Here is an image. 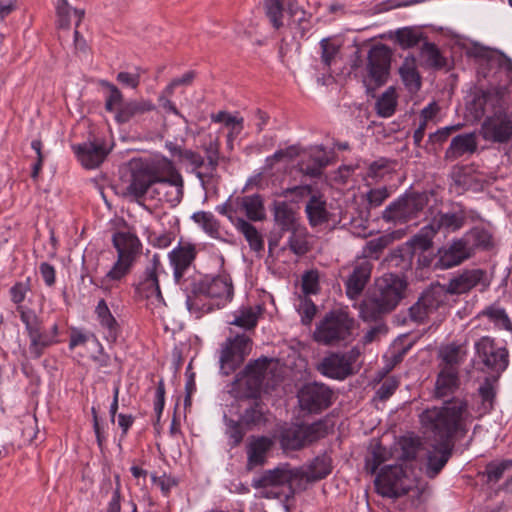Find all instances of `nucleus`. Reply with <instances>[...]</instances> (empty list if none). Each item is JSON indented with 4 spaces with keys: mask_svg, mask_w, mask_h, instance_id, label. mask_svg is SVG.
Masks as SVG:
<instances>
[{
    "mask_svg": "<svg viewBox=\"0 0 512 512\" xmlns=\"http://www.w3.org/2000/svg\"><path fill=\"white\" fill-rule=\"evenodd\" d=\"M470 413L467 401L453 398L441 407L424 410L419 418L425 434L433 437L434 443L428 450L426 473L436 477L444 468L454 449V438H462L468 432Z\"/></svg>",
    "mask_w": 512,
    "mask_h": 512,
    "instance_id": "nucleus-1",
    "label": "nucleus"
},
{
    "mask_svg": "<svg viewBox=\"0 0 512 512\" xmlns=\"http://www.w3.org/2000/svg\"><path fill=\"white\" fill-rule=\"evenodd\" d=\"M186 293L188 310L199 318L204 313L211 312L215 307H223L232 300L234 293L232 279L226 273L214 277L199 274Z\"/></svg>",
    "mask_w": 512,
    "mask_h": 512,
    "instance_id": "nucleus-2",
    "label": "nucleus"
},
{
    "mask_svg": "<svg viewBox=\"0 0 512 512\" xmlns=\"http://www.w3.org/2000/svg\"><path fill=\"white\" fill-rule=\"evenodd\" d=\"M179 177L183 176L172 160L164 156L155 157L132 171L126 194L139 201L155 184Z\"/></svg>",
    "mask_w": 512,
    "mask_h": 512,
    "instance_id": "nucleus-3",
    "label": "nucleus"
},
{
    "mask_svg": "<svg viewBox=\"0 0 512 512\" xmlns=\"http://www.w3.org/2000/svg\"><path fill=\"white\" fill-rule=\"evenodd\" d=\"M405 288V281L398 275H383L376 281L374 291L361 306L363 318L375 320L394 310L403 298Z\"/></svg>",
    "mask_w": 512,
    "mask_h": 512,
    "instance_id": "nucleus-4",
    "label": "nucleus"
},
{
    "mask_svg": "<svg viewBox=\"0 0 512 512\" xmlns=\"http://www.w3.org/2000/svg\"><path fill=\"white\" fill-rule=\"evenodd\" d=\"M112 242L117 251V261L105 276L95 283L104 291L112 290L130 273L142 249L139 238L130 232L114 233Z\"/></svg>",
    "mask_w": 512,
    "mask_h": 512,
    "instance_id": "nucleus-5",
    "label": "nucleus"
},
{
    "mask_svg": "<svg viewBox=\"0 0 512 512\" xmlns=\"http://www.w3.org/2000/svg\"><path fill=\"white\" fill-rule=\"evenodd\" d=\"M353 328L354 320L347 312L332 310L316 323L312 338L323 346H341L350 341Z\"/></svg>",
    "mask_w": 512,
    "mask_h": 512,
    "instance_id": "nucleus-6",
    "label": "nucleus"
},
{
    "mask_svg": "<svg viewBox=\"0 0 512 512\" xmlns=\"http://www.w3.org/2000/svg\"><path fill=\"white\" fill-rule=\"evenodd\" d=\"M328 434V425L319 420L309 425L291 424L280 429L278 440L284 451H296L324 438Z\"/></svg>",
    "mask_w": 512,
    "mask_h": 512,
    "instance_id": "nucleus-7",
    "label": "nucleus"
},
{
    "mask_svg": "<svg viewBox=\"0 0 512 512\" xmlns=\"http://www.w3.org/2000/svg\"><path fill=\"white\" fill-rule=\"evenodd\" d=\"M392 52L384 44L372 46L367 54L363 84L368 91L383 86L389 77Z\"/></svg>",
    "mask_w": 512,
    "mask_h": 512,
    "instance_id": "nucleus-8",
    "label": "nucleus"
},
{
    "mask_svg": "<svg viewBox=\"0 0 512 512\" xmlns=\"http://www.w3.org/2000/svg\"><path fill=\"white\" fill-rule=\"evenodd\" d=\"M474 348L479 363L483 365L482 370L498 379L509 365L508 349L490 336H482L475 342Z\"/></svg>",
    "mask_w": 512,
    "mask_h": 512,
    "instance_id": "nucleus-9",
    "label": "nucleus"
},
{
    "mask_svg": "<svg viewBox=\"0 0 512 512\" xmlns=\"http://www.w3.org/2000/svg\"><path fill=\"white\" fill-rule=\"evenodd\" d=\"M428 204V196L424 192H408L390 203L382 213L385 222L402 224L416 218Z\"/></svg>",
    "mask_w": 512,
    "mask_h": 512,
    "instance_id": "nucleus-10",
    "label": "nucleus"
},
{
    "mask_svg": "<svg viewBox=\"0 0 512 512\" xmlns=\"http://www.w3.org/2000/svg\"><path fill=\"white\" fill-rule=\"evenodd\" d=\"M195 257V248L190 244L178 245L168 255L170 265L173 268L174 281L185 292L191 289L192 282L199 275L192 267Z\"/></svg>",
    "mask_w": 512,
    "mask_h": 512,
    "instance_id": "nucleus-11",
    "label": "nucleus"
},
{
    "mask_svg": "<svg viewBox=\"0 0 512 512\" xmlns=\"http://www.w3.org/2000/svg\"><path fill=\"white\" fill-rule=\"evenodd\" d=\"M375 489L378 494L388 498H399L411 489V481L399 465H389L381 469L376 476Z\"/></svg>",
    "mask_w": 512,
    "mask_h": 512,
    "instance_id": "nucleus-12",
    "label": "nucleus"
},
{
    "mask_svg": "<svg viewBox=\"0 0 512 512\" xmlns=\"http://www.w3.org/2000/svg\"><path fill=\"white\" fill-rule=\"evenodd\" d=\"M332 390L322 383H307L297 393L301 410L320 413L332 404Z\"/></svg>",
    "mask_w": 512,
    "mask_h": 512,
    "instance_id": "nucleus-13",
    "label": "nucleus"
},
{
    "mask_svg": "<svg viewBox=\"0 0 512 512\" xmlns=\"http://www.w3.org/2000/svg\"><path fill=\"white\" fill-rule=\"evenodd\" d=\"M251 351V339L242 334L227 339L223 345L220 365L223 374L230 375L244 362Z\"/></svg>",
    "mask_w": 512,
    "mask_h": 512,
    "instance_id": "nucleus-14",
    "label": "nucleus"
},
{
    "mask_svg": "<svg viewBox=\"0 0 512 512\" xmlns=\"http://www.w3.org/2000/svg\"><path fill=\"white\" fill-rule=\"evenodd\" d=\"M436 232L431 226V224L423 227L419 233L414 235L409 242H407L406 247L399 248L394 250L390 254V261L394 262L398 266L400 265V261L402 262L401 267L406 269L410 266V260L413 255L416 253H426L432 248L433 237Z\"/></svg>",
    "mask_w": 512,
    "mask_h": 512,
    "instance_id": "nucleus-15",
    "label": "nucleus"
},
{
    "mask_svg": "<svg viewBox=\"0 0 512 512\" xmlns=\"http://www.w3.org/2000/svg\"><path fill=\"white\" fill-rule=\"evenodd\" d=\"M477 234L478 232H467L461 238L455 239L449 245L440 248L435 266L440 269H449L470 258L473 254L469 239Z\"/></svg>",
    "mask_w": 512,
    "mask_h": 512,
    "instance_id": "nucleus-16",
    "label": "nucleus"
},
{
    "mask_svg": "<svg viewBox=\"0 0 512 512\" xmlns=\"http://www.w3.org/2000/svg\"><path fill=\"white\" fill-rule=\"evenodd\" d=\"M161 267L160 256L154 254L139 277L135 290L139 296L154 299L158 304L165 305L158 280V271Z\"/></svg>",
    "mask_w": 512,
    "mask_h": 512,
    "instance_id": "nucleus-17",
    "label": "nucleus"
},
{
    "mask_svg": "<svg viewBox=\"0 0 512 512\" xmlns=\"http://www.w3.org/2000/svg\"><path fill=\"white\" fill-rule=\"evenodd\" d=\"M373 264L366 258H357L352 264V272L345 281L346 294L350 299H356L368 283Z\"/></svg>",
    "mask_w": 512,
    "mask_h": 512,
    "instance_id": "nucleus-18",
    "label": "nucleus"
},
{
    "mask_svg": "<svg viewBox=\"0 0 512 512\" xmlns=\"http://www.w3.org/2000/svg\"><path fill=\"white\" fill-rule=\"evenodd\" d=\"M297 478L298 473L290 469L288 465L279 466L265 471L260 478L254 479L252 486L256 489L289 486L290 492L293 493L292 482Z\"/></svg>",
    "mask_w": 512,
    "mask_h": 512,
    "instance_id": "nucleus-19",
    "label": "nucleus"
},
{
    "mask_svg": "<svg viewBox=\"0 0 512 512\" xmlns=\"http://www.w3.org/2000/svg\"><path fill=\"white\" fill-rule=\"evenodd\" d=\"M152 198L168 203L171 207L177 206L184 195V178L169 179L155 184L149 192Z\"/></svg>",
    "mask_w": 512,
    "mask_h": 512,
    "instance_id": "nucleus-20",
    "label": "nucleus"
},
{
    "mask_svg": "<svg viewBox=\"0 0 512 512\" xmlns=\"http://www.w3.org/2000/svg\"><path fill=\"white\" fill-rule=\"evenodd\" d=\"M318 371L329 378L344 380L354 374L353 367L349 366L340 352H331L325 356L318 365Z\"/></svg>",
    "mask_w": 512,
    "mask_h": 512,
    "instance_id": "nucleus-21",
    "label": "nucleus"
},
{
    "mask_svg": "<svg viewBox=\"0 0 512 512\" xmlns=\"http://www.w3.org/2000/svg\"><path fill=\"white\" fill-rule=\"evenodd\" d=\"M466 357L467 350L464 345L455 342L443 345L438 352L439 367L442 370L459 373V368L465 362Z\"/></svg>",
    "mask_w": 512,
    "mask_h": 512,
    "instance_id": "nucleus-22",
    "label": "nucleus"
},
{
    "mask_svg": "<svg viewBox=\"0 0 512 512\" xmlns=\"http://www.w3.org/2000/svg\"><path fill=\"white\" fill-rule=\"evenodd\" d=\"M220 140L218 137L208 135V138L201 144V149L205 154L207 163L205 165L207 173L201 171L196 172V177L201 181L202 184L205 182L206 177H212L216 172L219 163L224 157L220 154Z\"/></svg>",
    "mask_w": 512,
    "mask_h": 512,
    "instance_id": "nucleus-23",
    "label": "nucleus"
},
{
    "mask_svg": "<svg viewBox=\"0 0 512 512\" xmlns=\"http://www.w3.org/2000/svg\"><path fill=\"white\" fill-rule=\"evenodd\" d=\"M481 131L484 139L504 143L512 136V122L499 117H487Z\"/></svg>",
    "mask_w": 512,
    "mask_h": 512,
    "instance_id": "nucleus-24",
    "label": "nucleus"
},
{
    "mask_svg": "<svg viewBox=\"0 0 512 512\" xmlns=\"http://www.w3.org/2000/svg\"><path fill=\"white\" fill-rule=\"evenodd\" d=\"M81 164L88 169L98 167L107 155V151L102 144L87 142L74 147Z\"/></svg>",
    "mask_w": 512,
    "mask_h": 512,
    "instance_id": "nucleus-25",
    "label": "nucleus"
},
{
    "mask_svg": "<svg viewBox=\"0 0 512 512\" xmlns=\"http://www.w3.org/2000/svg\"><path fill=\"white\" fill-rule=\"evenodd\" d=\"M466 219V213L462 209H458L453 212H439L434 216L430 224L436 233L438 231L453 233L464 226Z\"/></svg>",
    "mask_w": 512,
    "mask_h": 512,
    "instance_id": "nucleus-26",
    "label": "nucleus"
},
{
    "mask_svg": "<svg viewBox=\"0 0 512 512\" xmlns=\"http://www.w3.org/2000/svg\"><path fill=\"white\" fill-rule=\"evenodd\" d=\"M440 302L439 296L434 291H425L409 309L411 320L423 323L428 315L438 308Z\"/></svg>",
    "mask_w": 512,
    "mask_h": 512,
    "instance_id": "nucleus-27",
    "label": "nucleus"
},
{
    "mask_svg": "<svg viewBox=\"0 0 512 512\" xmlns=\"http://www.w3.org/2000/svg\"><path fill=\"white\" fill-rule=\"evenodd\" d=\"M485 272L481 269L466 270L449 281L448 291L452 294H462L477 286L484 278Z\"/></svg>",
    "mask_w": 512,
    "mask_h": 512,
    "instance_id": "nucleus-28",
    "label": "nucleus"
},
{
    "mask_svg": "<svg viewBox=\"0 0 512 512\" xmlns=\"http://www.w3.org/2000/svg\"><path fill=\"white\" fill-rule=\"evenodd\" d=\"M272 445L273 442L268 437L253 438L247 446V468L251 470L256 466L263 465Z\"/></svg>",
    "mask_w": 512,
    "mask_h": 512,
    "instance_id": "nucleus-29",
    "label": "nucleus"
},
{
    "mask_svg": "<svg viewBox=\"0 0 512 512\" xmlns=\"http://www.w3.org/2000/svg\"><path fill=\"white\" fill-rule=\"evenodd\" d=\"M155 109L154 104L149 100H131L122 103L116 114L115 120L119 124H124L132 120L133 118L143 115L146 112L153 111Z\"/></svg>",
    "mask_w": 512,
    "mask_h": 512,
    "instance_id": "nucleus-30",
    "label": "nucleus"
},
{
    "mask_svg": "<svg viewBox=\"0 0 512 512\" xmlns=\"http://www.w3.org/2000/svg\"><path fill=\"white\" fill-rule=\"evenodd\" d=\"M477 149V141L474 133L457 135L445 152L446 159L456 160L464 154H472Z\"/></svg>",
    "mask_w": 512,
    "mask_h": 512,
    "instance_id": "nucleus-31",
    "label": "nucleus"
},
{
    "mask_svg": "<svg viewBox=\"0 0 512 512\" xmlns=\"http://www.w3.org/2000/svg\"><path fill=\"white\" fill-rule=\"evenodd\" d=\"M273 216L282 231L288 232L300 225L295 210L287 202H275Z\"/></svg>",
    "mask_w": 512,
    "mask_h": 512,
    "instance_id": "nucleus-32",
    "label": "nucleus"
},
{
    "mask_svg": "<svg viewBox=\"0 0 512 512\" xmlns=\"http://www.w3.org/2000/svg\"><path fill=\"white\" fill-rule=\"evenodd\" d=\"M460 386L458 372L440 369L435 383V397L442 399L454 394Z\"/></svg>",
    "mask_w": 512,
    "mask_h": 512,
    "instance_id": "nucleus-33",
    "label": "nucleus"
},
{
    "mask_svg": "<svg viewBox=\"0 0 512 512\" xmlns=\"http://www.w3.org/2000/svg\"><path fill=\"white\" fill-rule=\"evenodd\" d=\"M399 74L409 92L415 93L420 90L421 76L417 70L416 59L414 56L405 57L399 68Z\"/></svg>",
    "mask_w": 512,
    "mask_h": 512,
    "instance_id": "nucleus-34",
    "label": "nucleus"
},
{
    "mask_svg": "<svg viewBox=\"0 0 512 512\" xmlns=\"http://www.w3.org/2000/svg\"><path fill=\"white\" fill-rule=\"evenodd\" d=\"M486 317L491 323L494 324L496 329L506 330L512 333V321L509 318L506 310L500 305L494 303L483 310H481L477 318Z\"/></svg>",
    "mask_w": 512,
    "mask_h": 512,
    "instance_id": "nucleus-35",
    "label": "nucleus"
},
{
    "mask_svg": "<svg viewBox=\"0 0 512 512\" xmlns=\"http://www.w3.org/2000/svg\"><path fill=\"white\" fill-rule=\"evenodd\" d=\"M305 212L311 226L321 225L329 220L326 201L320 196L312 195L306 204Z\"/></svg>",
    "mask_w": 512,
    "mask_h": 512,
    "instance_id": "nucleus-36",
    "label": "nucleus"
},
{
    "mask_svg": "<svg viewBox=\"0 0 512 512\" xmlns=\"http://www.w3.org/2000/svg\"><path fill=\"white\" fill-rule=\"evenodd\" d=\"M28 336L30 339L29 353L35 359L40 358L44 350L56 342L49 333L42 330V325L29 331Z\"/></svg>",
    "mask_w": 512,
    "mask_h": 512,
    "instance_id": "nucleus-37",
    "label": "nucleus"
},
{
    "mask_svg": "<svg viewBox=\"0 0 512 512\" xmlns=\"http://www.w3.org/2000/svg\"><path fill=\"white\" fill-rule=\"evenodd\" d=\"M234 225L243 234L253 251L260 252L264 249L263 237L254 225L243 218H236Z\"/></svg>",
    "mask_w": 512,
    "mask_h": 512,
    "instance_id": "nucleus-38",
    "label": "nucleus"
},
{
    "mask_svg": "<svg viewBox=\"0 0 512 512\" xmlns=\"http://www.w3.org/2000/svg\"><path fill=\"white\" fill-rule=\"evenodd\" d=\"M331 470V458L328 455L323 454L312 460L303 476L308 481H318L328 476L331 473Z\"/></svg>",
    "mask_w": 512,
    "mask_h": 512,
    "instance_id": "nucleus-39",
    "label": "nucleus"
},
{
    "mask_svg": "<svg viewBox=\"0 0 512 512\" xmlns=\"http://www.w3.org/2000/svg\"><path fill=\"white\" fill-rule=\"evenodd\" d=\"M96 313L101 326L107 329L106 339L110 342H115L118 336V324L105 300L102 299L98 302Z\"/></svg>",
    "mask_w": 512,
    "mask_h": 512,
    "instance_id": "nucleus-40",
    "label": "nucleus"
},
{
    "mask_svg": "<svg viewBox=\"0 0 512 512\" xmlns=\"http://www.w3.org/2000/svg\"><path fill=\"white\" fill-rule=\"evenodd\" d=\"M241 206L249 220L261 221L265 219L264 203L259 194L244 196L241 199Z\"/></svg>",
    "mask_w": 512,
    "mask_h": 512,
    "instance_id": "nucleus-41",
    "label": "nucleus"
},
{
    "mask_svg": "<svg viewBox=\"0 0 512 512\" xmlns=\"http://www.w3.org/2000/svg\"><path fill=\"white\" fill-rule=\"evenodd\" d=\"M394 240L392 234L381 235L366 242L362 256L360 258L379 259L381 253L387 248Z\"/></svg>",
    "mask_w": 512,
    "mask_h": 512,
    "instance_id": "nucleus-42",
    "label": "nucleus"
},
{
    "mask_svg": "<svg viewBox=\"0 0 512 512\" xmlns=\"http://www.w3.org/2000/svg\"><path fill=\"white\" fill-rule=\"evenodd\" d=\"M289 232L291 233L288 239L289 249L298 256L306 254L309 251L306 228L299 225Z\"/></svg>",
    "mask_w": 512,
    "mask_h": 512,
    "instance_id": "nucleus-43",
    "label": "nucleus"
},
{
    "mask_svg": "<svg viewBox=\"0 0 512 512\" xmlns=\"http://www.w3.org/2000/svg\"><path fill=\"white\" fill-rule=\"evenodd\" d=\"M240 421L247 429L265 423L266 419L262 404L254 402L250 407L246 408L240 417Z\"/></svg>",
    "mask_w": 512,
    "mask_h": 512,
    "instance_id": "nucleus-44",
    "label": "nucleus"
},
{
    "mask_svg": "<svg viewBox=\"0 0 512 512\" xmlns=\"http://www.w3.org/2000/svg\"><path fill=\"white\" fill-rule=\"evenodd\" d=\"M420 55L429 67L439 69L445 66L446 61L434 43L425 42L420 49Z\"/></svg>",
    "mask_w": 512,
    "mask_h": 512,
    "instance_id": "nucleus-45",
    "label": "nucleus"
},
{
    "mask_svg": "<svg viewBox=\"0 0 512 512\" xmlns=\"http://www.w3.org/2000/svg\"><path fill=\"white\" fill-rule=\"evenodd\" d=\"M289 0H265L266 15L275 29L283 26V11Z\"/></svg>",
    "mask_w": 512,
    "mask_h": 512,
    "instance_id": "nucleus-46",
    "label": "nucleus"
},
{
    "mask_svg": "<svg viewBox=\"0 0 512 512\" xmlns=\"http://www.w3.org/2000/svg\"><path fill=\"white\" fill-rule=\"evenodd\" d=\"M397 101L392 87L387 89L376 102L377 113L382 117H390L394 114Z\"/></svg>",
    "mask_w": 512,
    "mask_h": 512,
    "instance_id": "nucleus-47",
    "label": "nucleus"
},
{
    "mask_svg": "<svg viewBox=\"0 0 512 512\" xmlns=\"http://www.w3.org/2000/svg\"><path fill=\"white\" fill-rule=\"evenodd\" d=\"M320 48L321 62L329 68L340 52V44L332 38H324L320 41Z\"/></svg>",
    "mask_w": 512,
    "mask_h": 512,
    "instance_id": "nucleus-48",
    "label": "nucleus"
},
{
    "mask_svg": "<svg viewBox=\"0 0 512 512\" xmlns=\"http://www.w3.org/2000/svg\"><path fill=\"white\" fill-rule=\"evenodd\" d=\"M512 468V460L490 462L486 465L483 476L487 477V483L498 482L507 470Z\"/></svg>",
    "mask_w": 512,
    "mask_h": 512,
    "instance_id": "nucleus-49",
    "label": "nucleus"
},
{
    "mask_svg": "<svg viewBox=\"0 0 512 512\" xmlns=\"http://www.w3.org/2000/svg\"><path fill=\"white\" fill-rule=\"evenodd\" d=\"M213 122H223L227 127H231L228 134L229 141H232L234 135H238L243 129V118H237L225 111H220L216 115H212Z\"/></svg>",
    "mask_w": 512,
    "mask_h": 512,
    "instance_id": "nucleus-50",
    "label": "nucleus"
},
{
    "mask_svg": "<svg viewBox=\"0 0 512 512\" xmlns=\"http://www.w3.org/2000/svg\"><path fill=\"white\" fill-rule=\"evenodd\" d=\"M269 362L270 361L267 358H261L246 366L245 373L248 377H251L254 380L255 385L262 384Z\"/></svg>",
    "mask_w": 512,
    "mask_h": 512,
    "instance_id": "nucleus-51",
    "label": "nucleus"
},
{
    "mask_svg": "<svg viewBox=\"0 0 512 512\" xmlns=\"http://www.w3.org/2000/svg\"><path fill=\"white\" fill-rule=\"evenodd\" d=\"M479 396L481 398V412L488 413L492 410L494 406L496 392L491 384V382L487 379L478 389Z\"/></svg>",
    "mask_w": 512,
    "mask_h": 512,
    "instance_id": "nucleus-52",
    "label": "nucleus"
},
{
    "mask_svg": "<svg viewBox=\"0 0 512 512\" xmlns=\"http://www.w3.org/2000/svg\"><path fill=\"white\" fill-rule=\"evenodd\" d=\"M396 39L402 48H411L421 41L422 34L413 28H402L397 30Z\"/></svg>",
    "mask_w": 512,
    "mask_h": 512,
    "instance_id": "nucleus-53",
    "label": "nucleus"
},
{
    "mask_svg": "<svg viewBox=\"0 0 512 512\" xmlns=\"http://www.w3.org/2000/svg\"><path fill=\"white\" fill-rule=\"evenodd\" d=\"M192 219L210 235L218 233L219 225L212 213L205 211L196 212L193 214Z\"/></svg>",
    "mask_w": 512,
    "mask_h": 512,
    "instance_id": "nucleus-54",
    "label": "nucleus"
},
{
    "mask_svg": "<svg viewBox=\"0 0 512 512\" xmlns=\"http://www.w3.org/2000/svg\"><path fill=\"white\" fill-rule=\"evenodd\" d=\"M225 423H226V435L228 436L230 440V445L232 447L238 446L245 435V430H243V423L241 421H235L232 419H227L225 417Z\"/></svg>",
    "mask_w": 512,
    "mask_h": 512,
    "instance_id": "nucleus-55",
    "label": "nucleus"
},
{
    "mask_svg": "<svg viewBox=\"0 0 512 512\" xmlns=\"http://www.w3.org/2000/svg\"><path fill=\"white\" fill-rule=\"evenodd\" d=\"M257 321L258 316L256 312L249 307L241 310L240 314L235 317L231 324L245 329H252L256 326Z\"/></svg>",
    "mask_w": 512,
    "mask_h": 512,
    "instance_id": "nucleus-56",
    "label": "nucleus"
},
{
    "mask_svg": "<svg viewBox=\"0 0 512 512\" xmlns=\"http://www.w3.org/2000/svg\"><path fill=\"white\" fill-rule=\"evenodd\" d=\"M30 277H27L26 281L16 282L10 288L11 301L17 306H22L21 303L25 300L26 294L31 289Z\"/></svg>",
    "mask_w": 512,
    "mask_h": 512,
    "instance_id": "nucleus-57",
    "label": "nucleus"
},
{
    "mask_svg": "<svg viewBox=\"0 0 512 512\" xmlns=\"http://www.w3.org/2000/svg\"><path fill=\"white\" fill-rule=\"evenodd\" d=\"M302 292L305 296L316 294L319 290V275L315 270L307 271L302 276Z\"/></svg>",
    "mask_w": 512,
    "mask_h": 512,
    "instance_id": "nucleus-58",
    "label": "nucleus"
},
{
    "mask_svg": "<svg viewBox=\"0 0 512 512\" xmlns=\"http://www.w3.org/2000/svg\"><path fill=\"white\" fill-rule=\"evenodd\" d=\"M298 311L301 315L302 324L308 326L317 312V307L311 299L304 297L301 299Z\"/></svg>",
    "mask_w": 512,
    "mask_h": 512,
    "instance_id": "nucleus-59",
    "label": "nucleus"
},
{
    "mask_svg": "<svg viewBox=\"0 0 512 512\" xmlns=\"http://www.w3.org/2000/svg\"><path fill=\"white\" fill-rule=\"evenodd\" d=\"M71 7L67 0H57L56 15L57 25L61 29H68L70 26Z\"/></svg>",
    "mask_w": 512,
    "mask_h": 512,
    "instance_id": "nucleus-60",
    "label": "nucleus"
},
{
    "mask_svg": "<svg viewBox=\"0 0 512 512\" xmlns=\"http://www.w3.org/2000/svg\"><path fill=\"white\" fill-rule=\"evenodd\" d=\"M151 479L152 482L160 488L164 496H168L171 489L176 487L179 483L176 477L165 473L161 476L152 475Z\"/></svg>",
    "mask_w": 512,
    "mask_h": 512,
    "instance_id": "nucleus-61",
    "label": "nucleus"
},
{
    "mask_svg": "<svg viewBox=\"0 0 512 512\" xmlns=\"http://www.w3.org/2000/svg\"><path fill=\"white\" fill-rule=\"evenodd\" d=\"M402 457L406 460H413L416 458L420 446V441L417 438L405 437L401 441Z\"/></svg>",
    "mask_w": 512,
    "mask_h": 512,
    "instance_id": "nucleus-62",
    "label": "nucleus"
},
{
    "mask_svg": "<svg viewBox=\"0 0 512 512\" xmlns=\"http://www.w3.org/2000/svg\"><path fill=\"white\" fill-rule=\"evenodd\" d=\"M17 312L20 314L21 321L25 324L27 332L37 326H41L42 321L31 309H25L23 306H17Z\"/></svg>",
    "mask_w": 512,
    "mask_h": 512,
    "instance_id": "nucleus-63",
    "label": "nucleus"
},
{
    "mask_svg": "<svg viewBox=\"0 0 512 512\" xmlns=\"http://www.w3.org/2000/svg\"><path fill=\"white\" fill-rule=\"evenodd\" d=\"M463 127V124H456L451 126H446L438 129L436 132L431 133L429 135V142L432 144L441 145L444 143L448 137L455 131L460 130Z\"/></svg>",
    "mask_w": 512,
    "mask_h": 512,
    "instance_id": "nucleus-64",
    "label": "nucleus"
}]
</instances>
